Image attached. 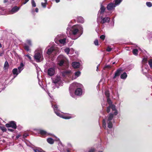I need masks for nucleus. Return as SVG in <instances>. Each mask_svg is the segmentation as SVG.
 Instances as JSON below:
<instances>
[{
    "mask_svg": "<svg viewBox=\"0 0 152 152\" xmlns=\"http://www.w3.org/2000/svg\"><path fill=\"white\" fill-rule=\"evenodd\" d=\"M83 28L78 25L72 26L70 28H68L66 33L69 37L72 39L75 40L80 37L83 34Z\"/></svg>",
    "mask_w": 152,
    "mask_h": 152,
    "instance_id": "nucleus-1",
    "label": "nucleus"
},
{
    "mask_svg": "<svg viewBox=\"0 0 152 152\" xmlns=\"http://www.w3.org/2000/svg\"><path fill=\"white\" fill-rule=\"evenodd\" d=\"M66 38L64 37L63 34L58 35L55 39V42L61 46L65 45L66 43Z\"/></svg>",
    "mask_w": 152,
    "mask_h": 152,
    "instance_id": "nucleus-2",
    "label": "nucleus"
},
{
    "mask_svg": "<svg viewBox=\"0 0 152 152\" xmlns=\"http://www.w3.org/2000/svg\"><path fill=\"white\" fill-rule=\"evenodd\" d=\"M52 107L54 109L55 113L57 116L60 117L62 118L65 119H68L74 117V116H72L71 115L66 116L63 115L60 113V112L58 110V107L57 105H55L54 106H53L52 104Z\"/></svg>",
    "mask_w": 152,
    "mask_h": 152,
    "instance_id": "nucleus-3",
    "label": "nucleus"
},
{
    "mask_svg": "<svg viewBox=\"0 0 152 152\" xmlns=\"http://www.w3.org/2000/svg\"><path fill=\"white\" fill-rule=\"evenodd\" d=\"M34 58L37 62H39L43 59L42 51L41 49H38L35 52Z\"/></svg>",
    "mask_w": 152,
    "mask_h": 152,
    "instance_id": "nucleus-4",
    "label": "nucleus"
},
{
    "mask_svg": "<svg viewBox=\"0 0 152 152\" xmlns=\"http://www.w3.org/2000/svg\"><path fill=\"white\" fill-rule=\"evenodd\" d=\"M122 1L123 0H114V4L111 3L107 5V9L109 10H113L115 7L119 5Z\"/></svg>",
    "mask_w": 152,
    "mask_h": 152,
    "instance_id": "nucleus-5",
    "label": "nucleus"
},
{
    "mask_svg": "<svg viewBox=\"0 0 152 152\" xmlns=\"http://www.w3.org/2000/svg\"><path fill=\"white\" fill-rule=\"evenodd\" d=\"M58 61V62L59 65L61 66L64 64H66L67 66H68V64L66 62V58L63 55H60L57 58Z\"/></svg>",
    "mask_w": 152,
    "mask_h": 152,
    "instance_id": "nucleus-6",
    "label": "nucleus"
},
{
    "mask_svg": "<svg viewBox=\"0 0 152 152\" xmlns=\"http://www.w3.org/2000/svg\"><path fill=\"white\" fill-rule=\"evenodd\" d=\"M53 83L56 86L57 88H58L59 86H62L63 82L61 79V77L58 76H56L53 79Z\"/></svg>",
    "mask_w": 152,
    "mask_h": 152,
    "instance_id": "nucleus-7",
    "label": "nucleus"
},
{
    "mask_svg": "<svg viewBox=\"0 0 152 152\" xmlns=\"http://www.w3.org/2000/svg\"><path fill=\"white\" fill-rule=\"evenodd\" d=\"M58 48L54 47H52L48 49L47 52V54L48 55L52 54L54 55L57 53Z\"/></svg>",
    "mask_w": 152,
    "mask_h": 152,
    "instance_id": "nucleus-8",
    "label": "nucleus"
},
{
    "mask_svg": "<svg viewBox=\"0 0 152 152\" xmlns=\"http://www.w3.org/2000/svg\"><path fill=\"white\" fill-rule=\"evenodd\" d=\"M111 109L113 111H114V115H116L118 113L117 110L116 109L115 106L114 105H109L107 107L106 111L108 113L110 112V109Z\"/></svg>",
    "mask_w": 152,
    "mask_h": 152,
    "instance_id": "nucleus-9",
    "label": "nucleus"
},
{
    "mask_svg": "<svg viewBox=\"0 0 152 152\" xmlns=\"http://www.w3.org/2000/svg\"><path fill=\"white\" fill-rule=\"evenodd\" d=\"M61 74L63 76L67 77L71 75L72 74V72L70 70H66L62 71L61 72Z\"/></svg>",
    "mask_w": 152,
    "mask_h": 152,
    "instance_id": "nucleus-10",
    "label": "nucleus"
},
{
    "mask_svg": "<svg viewBox=\"0 0 152 152\" xmlns=\"http://www.w3.org/2000/svg\"><path fill=\"white\" fill-rule=\"evenodd\" d=\"M6 126L8 128L11 127L14 129H16L17 126L15 122L14 121H12L9 122V123L6 124Z\"/></svg>",
    "mask_w": 152,
    "mask_h": 152,
    "instance_id": "nucleus-11",
    "label": "nucleus"
},
{
    "mask_svg": "<svg viewBox=\"0 0 152 152\" xmlns=\"http://www.w3.org/2000/svg\"><path fill=\"white\" fill-rule=\"evenodd\" d=\"M105 7L102 5L101 6V7H100V9L99 11V12L98 14V18H97V21H98V19L99 17H100L101 16V15L103 14L105 10Z\"/></svg>",
    "mask_w": 152,
    "mask_h": 152,
    "instance_id": "nucleus-12",
    "label": "nucleus"
},
{
    "mask_svg": "<svg viewBox=\"0 0 152 152\" xmlns=\"http://www.w3.org/2000/svg\"><path fill=\"white\" fill-rule=\"evenodd\" d=\"M100 17L101 19V23L102 24L106 23H108L110 20V18L108 17L103 18L102 16Z\"/></svg>",
    "mask_w": 152,
    "mask_h": 152,
    "instance_id": "nucleus-13",
    "label": "nucleus"
},
{
    "mask_svg": "<svg viewBox=\"0 0 152 152\" xmlns=\"http://www.w3.org/2000/svg\"><path fill=\"white\" fill-rule=\"evenodd\" d=\"M20 7L16 6L13 7L11 10L10 11V14H13L17 12L20 9Z\"/></svg>",
    "mask_w": 152,
    "mask_h": 152,
    "instance_id": "nucleus-14",
    "label": "nucleus"
},
{
    "mask_svg": "<svg viewBox=\"0 0 152 152\" xmlns=\"http://www.w3.org/2000/svg\"><path fill=\"white\" fill-rule=\"evenodd\" d=\"M55 73V69L54 68H49L48 71V75L50 76L53 75Z\"/></svg>",
    "mask_w": 152,
    "mask_h": 152,
    "instance_id": "nucleus-15",
    "label": "nucleus"
},
{
    "mask_svg": "<svg viewBox=\"0 0 152 152\" xmlns=\"http://www.w3.org/2000/svg\"><path fill=\"white\" fill-rule=\"evenodd\" d=\"M122 72L121 69H117L115 72V75L113 77V79H115L118 76L120 75V74Z\"/></svg>",
    "mask_w": 152,
    "mask_h": 152,
    "instance_id": "nucleus-16",
    "label": "nucleus"
},
{
    "mask_svg": "<svg viewBox=\"0 0 152 152\" xmlns=\"http://www.w3.org/2000/svg\"><path fill=\"white\" fill-rule=\"evenodd\" d=\"M75 95L77 96H80L82 94V91L80 88H78L75 90Z\"/></svg>",
    "mask_w": 152,
    "mask_h": 152,
    "instance_id": "nucleus-17",
    "label": "nucleus"
},
{
    "mask_svg": "<svg viewBox=\"0 0 152 152\" xmlns=\"http://www.w3.org/2000/svg\"><path fill=\"white\" fill-rule=\"evenodd\" d=\"M80 64L79 62H74L72 63V66L74 68H77L80 66Z\"/></svg>",
    "mask_w": 152,
    "mask_h": 152,
    "instance_id": "nucleus-18",
    "label": "nucleus"
},
{
    "mask_svg": "<svg viewBox=\"0 0 152 152\" xmlns=\"http://www.w3.org/2000/svg\"><path fill=\"white\" fill-rule=\"evenodd\" d=\"M24 65L23 63H21L20 66L18 67V73H20L21 71L24 69Z\"/></svg>",
    "mask_w": 152,
    "mask_h": 152,
    "instance_id": "nucleus-19",
    "label": "nucleus"
},
{
    "mask_svg": "<svg viewBox=\"0 0 152 152\" xmlns=\"http://www.w3.org/2000/svg\"><path fill=\"white\" fill-rule=\"evenodd\" d=\"M80 72L79 71L76 72L75 73V75L72 76V79L73 80L76 78L80 75Z\"/></svg>",
    "mask_w": 152,
    "mask_h": 152,
    "instance_id": "nucleus-20",
    "label": "nucleus"
},
{
    "mask_svg": "<svg viewBox=\"0 0 152 152\" xmlns=\"http://www.w3.org/2000/svg\"><path fill=\"white\" fill-rule=\"evenodd\" d=\"M12 72L14 75H15L14 78H15L19 73H18V69L17 68L14 69L12 70Z\"/></svg>",
    "mask_w": 152,
    "mask_h": 152,
    "instance_id": "nucleus-21",
    "label": "nucleus"
},
{
    "mask_svg": "<svg viewBox=\"0 0 152 152\" xmlns=\"http://www.w3.org/2000/svg\"><path fill=\"white\" fill-rule=\"evenodd\" d=\"M64 52L67 54H68L70 52L71 53V52L73 51V49H70L69 48H66L64 49Z\"/></svg>",
    "mask_w": 152,
    "mask_h": 152,
    "instance_id": "nucleus-22",
    "label": "nucleus"
},
{
    "mask_svg": "<svg viewBox=\"0 0 152 152\" xmlns=\"http://www.w3.org/2000/svg\"><path fill=\"white\" fill-rule=\"evenodd\" d=\"M39 132L42 135H48L49 134L46 131L43 130H40Z\"/></svg>",
    "mask_w": 152,
    "mask_h": 152,
    "instance_id": "nucleus-23",
    "label": "nucleus"
},
{
    "mask_svg": "<svg viewBox=\"0 0 152 152\" xmlns=\"http://www.w3.org/2000/svg\"><path fill=\"white\" fill-rule=\"evenodd\" d=\"M5 9L4 8L0 7V15H3L5 14V12L6 11Z\"/></svg>",
    "mask_w": 152,
    "mask_h": 152,
    "instance_id": "nucleus-24",
    "label": "nucleus"
},
{
    "mask_svg": "<svg viewBox=\"0 0 152 152\" xmlns=\"http://www.w3.org/2000/svg\"><path fill=\"white\" fill-rule=\"evenodd\" d=\"M71 86L75 87H81L82 86V85L77 83H74L72 84Z\"/></svg>",
    "mask_w": 152,
    "mask_h": 152,
    "instance_id": "nucleus-25",
    "label": "nucleus"
},
{
    "mask_svg": "<svg viewBox=\"0 0 152 152\" xmlns=\"http://www.w3.org/2000/svg\"><path fill=\"white\" fill-rule=\"evenodd\" d=\"M114 115H114V113L113 114L110 113L109 114V116L108 117L107 121H111V120L113 119Z\"/></svg>",
    "mask_w": 152,
    "mask_h": 152,
    "instance_id": "nucleus-26",
    "label": "nucleus"
},
{
    "mask_svg": "<svg viewBox=\"0 0 152 152\" xmlns=\"http://www.w3.org/2000/svg\"><path fill=\"white\" fill-rule=\"evenodd\" d=\"M127 74L126 72H124L121 75V78L123 79H125L127 77Z\"/></svg>",
    "mask_w": 152,
    "mask_h": 152,
    "instance_id": "nucleus-27",
    "label": "nucleus"
},
{
    "mask_svg": "<svg viewBox=\"0 0 152 152\" xmlns=\"http://www.w3.org/2000/svg\"><path fill=\"white\" fill-rule=\"evenodd\" d=\"M77 21L79 22L83 23L84 22V19L82 17L80 16L77 18Z\"/></svg>",
    "mask_w": 152,
    "mask_h": 152,
    "instance_id": "nucleus-28",
    "label": "nucleus"
},
{
    "mask_svg": "<svg viewBox=\"0 0 152 152\" xmlns=\"http://www.w3.org/2000/svg\"><path fill=\"white\" fill-rule=\"evenodd\" d=\"M47 141L50 144H53L54 143V140L51 138H48L47 139Z\"/></svg>",
    "mask_w": 152,
    "mask_h": 152,
    "instance_id": "nucleus-29",
    "label": "nucleus"
},
{
    "mask_svg": "<svg viewBox=\"0 0 152 152\" xmlns=\"http://www.w3.org/2000/svg\"><path fill=\"white\" fill-rule=\"evenodd\" d=\"M108 127L109 128H111L113 127V124L111 121H107Z\"/></svg>",
    "mask_w": 152,
    "mask_h": 152,
    "instance_id": "nucleus-30",
    "label": "nucleus"
},
{
    "mask_svg": "<svg viewBox=\"0 0 152 152\" xmlns=\"http://www.w3.org/2000/svg\"><path fill=\"white\" fill-rule=\"evenodd\" d=\"M9 66V64L7 62V61H6L4 63V69H7L8 67Z\"/></svg>",
    "mask_w": 152,
    "mask_h": 152,
    "instance_id": "nucleus-31",
    "label": "nucleus"
},
{
    "mask_svg": "<svg viewBox=\"0 0 152 152\" xmlns=\"http://www.w3.org/2000/svg\"><path fill=\"white\" fill-rule=\"evenodd\" d=\"M45 2H42L41 5L42 7L44 8H45L46 7V5L47 4V0H44Z\"/></svg>",
    "mask_w": 152,
    "mask_h": 152,
    "instance_id": "nucleus-32",
    "label": "nucleus"
},
{
    "mask_svg": "<svg viewBox=\"0 0 152 152\" xmlns=\"http://www.w3.org/2000/svg\"><path fill=\"white\" fill-rule=\"evenodd\" d=\"M132 52L133 54L135 55H137L138 53V50L136 49H134Z\"/></svg>",
    "mask_w": 152,
    "mask_h": 152,
    "instance_id": "nucleus-33",
    "label": "nucleus"
},
{
    "mask_svg": "<svg viewBox=\"0 0 152 152\" xmlns=\"http://www.w3.org/2000/svg\"><path fill=\"white\" fill-rule=\"evenodd\" d=\"M107 103L109 104V105H113V104H112V101H111V100H110V99L109 98V97L107 98Z\"/></svg>",
    "mask_w": 152,
    "mask_h": 152,
    "instance_id": "nucleus-34",
    "label": "nucleus"
},
{
    "mask_svg": "<svg viewBox=\"0 0 152 152\" xmlns=\"http://www.w3.org/2000/svg\"><path fill=\"white\" fill-rule=\"evenodd\" d=\"M0 129L4 132H5L7 130L6 128L4 126H0Z\"/></svg>",
    "mask_w": 152,
    "mask_h": 152,
    "instance_id": "nucleus-35",
    "label": "nucleus"
},
{
    "mask_svg": "<svg viewBox=\"0 0 152 152\" xmlns=\"http://www.w3.org/2000/svg\"><path fill=\"white\" fill-rule=\"evenodd\" d=\"M31 3L32 4V6L33 7H36V4L34 0H31Z\"/></svg>",
    "mask_w": 152,
    "mask_h": 152,
    "instance_id": "nucleus-36",
    "label": "nucleus"
},
{
    "mask_svg": "<svg viewBox=\"0 0 152 152\" xmlns=\"http://www.w3.org/2000/svg\"><path fill=\"white\" fill-rule=\"evenodd\" d=\"M105 95L107 98L109 97L110 94L109 91L106 90L105 91Z\"/></svg>",
    "mask_w": 152,
    "mask_h": 152,
    "instance_id": "nucleus-37",
    "label": "nucleus"
},
{
    "mask_svg": "<svg viewBox=\"0 0 152 152\" xmlns=\"http://www.w3.org/2000/svg\"><path fill=\"white\" fill-rule=\"evenodd\" d=\"M25 49L26 50L28 51L29 50V47L26 45H25L24 46Z\"/></svg>",
    "mask_w": 152,
    "mask_h": 152,
    "instance_id": "nucleus-38",
    "label": "nucleus"
},
{
    "mask_svg": "<svg viewBox=\"0 0 152 152\" xmlns=\"http://www.w3.org/2000/svg\"><path fill=\"white\" fill-rule=\"evenodd\" d=\"M102 125L103 127L105 129L106 128V123L105 121L104 120L103 121Z\"/></svg>",
    "mask_w": 152,
    "mask_h": 152,
    "instance_id": "nucleus-39",
    "label": "nucleus"
},
{
    "mask_svg": "<svg viewBox=\"0 0 152 152\" xmlns=\"http://www.w3.org/2000/svg\"><path fill=\"white\" fill-rule=\"evenodd\" d=\"M148 64L151 68L152 69V59H151L148 61Z\"/></svg>",
    "mask_w": 152,
    "mask_h": 152,
    "instance_id": "nucleus-40",
    "label": "nucleus"
},
{
    "mask_svg": "<svg viewBox=\"0 0 152 152\" xmlns=\"http://www.w3.org/2000/svg\"><path fill=\"white\" fill-rule=\"evenodd\" d=\"M146 5L149 7H151L152 6V3L150 2H148L146 3Z\"/></svg>",
    "mask_w": 152,
    "mask_h": 152,
    "instance_id": "nucleus-41",
    "label": "nucleus"
},
{
    "mask_svg": "<svg viewBox=\"0 0 152 152\" xmlns=\"http://www.w3.org/2000/svg\"><path fill=\"white\" fill-rule=\"evenodd\" d=\"M94 44L96 45H98L99 44L98 41L97 39H96L94 41Z\"/></svg>",
    "mask_w": 152,
    "mask_h": 152,
    "instance_id": "nucleus-42",
    "label": "nucleus"
},
{
    "mask_svg": "<svg viewBox=\"0 0 152 152\" xmlns=\"http://www.w3.org/2000/svg\"><path fill=\"white\" fill-rule=\"evenodd\" d=\"M112 49L109 46L107 48L106 50L108 52H110L111 50Z\"/></svg>",
    "mask_w": 152,
    "mask_h": 152,
    "instance_id": "nucleus-43",
    "label": "nucleus"
},
{
    "mask_svg": "<svg viewBox=\"0 0 152 152\" xmlns=\"http://www.w3.org/2000/svg\"><path fill=\"white\" fill-rule=\"evenodd\" d=\"M100 38L101 39L103 40L105 38V36L104 35H102L100 36Z\"/></svg>",
    "mask_w": 152,
    "mask_h": 152,
    "instance_id": "nucleus-44",
    "label": "nucleus"
},
{
    "mask_svg": "<svg viewBox=\"0 0 152 152\" xmlns=\"http://www.w3.org/2000/svg\"><path fill=\"white\" fill-rule=\"evenodd\" d=\"M27 43L30 45H31V41L30 40H27L26 41Z\"/></svg>",
    "mask_w": 152,
    "mask_h": 152,
    "instance_id": "nucleus-45",
    "label": "nucleus"
},
{
    "mask_svg": "<svg viewBox=\"0 0 152 152\" xmlns=\"http://www.w3.org/2000/svg\"><path fill=\"white\" fill-rule=\"evenodd\" d=\"M28 136V134L26 133H24L23 135V138L26 137Z\"/></svg>",
    "mask_w": 152,
    "mask_h": 152,
    "instance_id": "nucleus-46",
    "label": "nucleus"
},
{
    "mask_svg": "<svg viewBox=\"0 0 152 152\" xmlns=\"http://www.w3.org/2000/svg\"><path fill=\"white\" fill-rule=\"evenodd\" d=\"M25 56L27 57L28 58L29 60H31V57L29 55H26Z\"/></svg>",
    "mask_w": 152,
    "mask_h": 152,
    "instance_id": "nucleus-47",
    "label": "nucleus"
},
{
    "mask_svg": "<svg viewBox=\"0 0 152 152\" xmlns=\"http://www.w3.org/2000/svg\"><path fill=\"white\" fill-rule=\"evenodd\" d=\"M29 0H25V1L22 3L23 4H25Z\"/></svg>",
    "mask_w": 152,
    "mask_h": 152,
    "instance_id": "nucleus-48",
    "label": "nucleus"
},
{
    "mask_svg": "<svg viewBox=\"0 0 152 152\" xmlns=\"http://www.w3.org/2000/svg\"><path fill=\"white\" fill-rule=\"evenodd\" d=\"M142 61L143 62H144L145 63H146V62H147L146 58H143V59L142 60Z\"/></svg>",
    "mask_w": 152,
    "mask_h": 152,
    "instance_id": "nucleus-49",
    "label": "nucleus"
},
{
    "mask_svg": "<svg viewBox=\"0 0 152 152\" xmlns=\"http://www.w3.org/2000/svg\"><path fill=\"white\" fill-rule=\"evenodd\" d=\"M111 68V66L110 65H107L106 66L104 67V68Z\"/></svg>",
    "mask_w": 152,
    "mask_h": 152,
    "instance_id": "nucleus-50",
    "label": "nucleus"
},
{
    "mask_svg": "<svg viewBox=\"0 0 152 152\" xmlns=\"http://www.w3.org/2000/svg\"><path fill=\"white\" fill-rule=\"evenodd\" d=\"M8 131H9L12 132H13V131H14V130L13 129H12L10 128H8Z\"/></svg>",
    "mask_w": 152,
    "mask_h": 152,
    "instance_id": "nucleus-51",
    "label": "nucleus"
},
{
    "mask_svg": "<svg viewBox=\"0 0 152 152\" xmlns=\"http://www.w3.org/2000/svg\"><path fill=\"white\" fill-rule=\"evenodd\" d=\"M3 54H4L3 52L0 53V56H3Z\"/></svg>",
    "mask_w": 152,
    "mask_h": 152,
    "instance_id": "nucleus-52",
    "label": "nucleus"
},
{
    "mask_svg": "<svg viewBox=\"0 0 152 152\" xmlns=\"http://www.w3.org/2000/svg\"><path fill=\"white\" fill-rule=\"evenodd\" d=\"M39 9L38 8H36L35 9V11L36 12H38Z\"/></svg>",
    "mask_w": 152,
    "mask_h": 152,
    "instance_id": "nucleus-53",
    "label": "nucleus"
},
{
    "mask_svg": "<svg viewBox=\"0 0 152 152\" xmlns=\"http://www.w3.org/2000/svg\"><path fill=\"white\" fill-rule=\"evenodd\" d=\"M9 0H4V3H6L8 2Z\"/></svg>",
    "mask_w": 152,
    "mask_h": 152,
    "instance_id": "nucleus-54",
    "label": "nucleus"
},
{
    "mask_svg": "<svg viewBox=\"0 0 152 152\" xmlns=\"http://www.w3.org/2000/svg\"><path fill=\"white\" fill-rule=\"evenodd\" d=\"M55 1H56V3H58L60 1V0H55Z\"/></svg>",
    "mask_w": 152,
    "mask_h": 152,
    "instance_id": "nucleus-55",
    "label": "nucleus"
},
{
    "mask_svg": "<svg viewBox=\"0 0 152 152\" xmlns=\"http://www.w3.org/2000/svg\"><path fill=\"white\" fill-rule=\"evenodd\" d=\"M99 66V65H98L97 66V69H96L97 71H98V69Z\"/></svg>",
    "mask_w": 152,
    "mask_h": 152,
    "instance_id": "nucleus-56",
    "label": "nucleus"
},
{
    "mask_svg": "<svg viewBox=\"0 0 152 152\" xmlns=\"http://www.w3.org/2000/svg\"><path fill=\"white\" fill-rule=\"evenodd\" d=\"M48 94L49 96H50V97L51 98H52V97H51V96H50V94L48 93Z\"/></svg>",
    "mask_w": 152,
    "mask_h": 152,
    "instance_id": "nucleus-57",
    "label": "nucleus"
},
{
    "mask_svg": "<svg viewBox=\"0 0 152 152\" xmlns=\"http://www.w3.org/2000/svg\"><path fill=\"white\" fill-rule=\"evenodd\" d=\"M115 62H113V63L112 64H115Z\"/></svg>",
    "mask_w": 152,
    "mask_h": 152,
    "instance_id": "nucleus-58",
    "label": "nucleus"
},
{
    "mask_svg": "<svg viewBox=\"0 0 152 152\" xmlns=\"http://www.w3.org/2000/svg\"><path fill=\"white\" fill-rule=\"evenodd\" d=\"M19 137V136H17V137H16L17 138H18Z\"/></svg>",
    "mask_w": 152,
    "mask_h": 152,
    "instance_id": "nucleus-59",
    "label": "nucleus"
},
{
    "mask_svg": "<svg viewBox=\"0 0 152 152\" xmlns=\"http://www.w3.org/2000/svg\"><path fill=\"white\" fill-rule=\"evenodd\" d=\"M67 152H69V151L68 150L67 151Z\"/></svg>",
    "mask_w": 152,
    "mask_h": 152,
    "instance_id": "nucleus-60",
    "label": "nucleus"
},
{
    "mask_svg": "<svg viewBox=\"0 0 152 152\" xmlns=\"http://www.w3.org/2000/svg\"><path fill=\"white\" fill-rule=\"evenodd\" d=\"M59 140V139H58L57 140Z\"/></svg>",
    "mask_w": 152,
    "mask_h": 152,
    "instance_id": "nucleus-61",
    "label": "nucleus"
}]
</instances>
